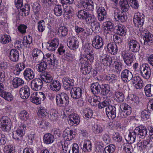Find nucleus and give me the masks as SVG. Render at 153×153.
<instances>
[{
  "label": "nucleus",
  "mask_w": 153,
  "mask_h": 153,
  "mask_svg": "<svg viewBox=\"0 0 153 153\" xmlns=\"http://www.w3.org/2000/svg\"><path fill=\"white\" fill-rule=\"evenodd\" d=\"M26 126L24 125L19 127L16 131H14L12 134L13 138L17 142L19 143L22 140V137L25 133Z\"/></svg>",
  "instance_id": "obj_1"
},
{
  "label": "nucleus",
  "mask_w": 153,
  "mask_h": 153,
  "mask_svg": "<svg viewBox=\"0 0 153 153\" xmlns=\"http://www.w3.org/2000/svg\"><path fill=\"white\" fill-rule=\"evenodd\" d=\"M11 127L10 119L7 116H3L0 119V127L4 131H8Z\"/></svg>",
  "instance_id": "obj_2"
},
{
  "label": "nucleus",
  "mask_w": 153,
  "mask_h": 153,
  "mask_svg": "<svg viewBox=\"0 0 153 153\" xmlns=\"http://www.w3.org/2000/svg\"><path fill=\"white\" fill-rule=\"evenodd\" d=\"M121 56L123 58L124 63L127 65H131L134 61V56L133 53L127 50H125L121 52Z\"/></svg>",
  "instance_id": "obj_3"
},
{
  "label": "nucleus",
  "mask_w": 153,
  "mask_h": 153,
  "mask_svg": "<svg viewBox=\"0 0 153 153\" xmlns=\"http://www.w3.org/2000/svg\"><path fill=\"white\" fill-rule=\"evenodd\" d=\"M32 55L33 58L31 57V62L32 64L40 62L44 56L43 53L40 50L36 48L32 51Z\"/></svg>",
  "instance_id": "obj_4"
},
{
  "label": "nucleus",
  "mask_w": 153,
  "mask_h": 153,
  "mask_svg": "<svg viewBox=\"0 0 153 153\" xmlns=\"http://www.w3.org/2000/svg\"><path fill=\"white\" fill-rule=\"evenodd\" d=\"M140 70L142 76L146 79H149L151 75V70L147 64H144L140 66Z\"/></svg>",
  "instance_id": "obj_5"
},
{
  "label": "nucleus",
  "mask_w": 153,
  "mask_h": 153,
  "mask_svg": "<svg viewBox=\"0 0 153 153\" xmlns=\"http://www.w3.org/2000/svg\"><path fill=\"white\" fill-rule=\"evenodd\" d=\"M141 34L143 37L145 45H150L153 42V35L146 30L140 29Z\"/></svg>",
  "instance_id": "obj_6"
},
{
  "label": "nucleus",
  "mask_w": 153,
  "mask_h": 153,
  "mask_svg": "<svg viewBox=\"0 0 153 153\" xmlns=\"http://www.w3.org/2000/svg\"><path fill=\"white\" fill-rule=\"evenodd\" d=\"M67 42L68 46L71 50H75L79 47V41L74 36L68 38Z\"/></svg>",
  "instance_id": "obj_7"
},
{
  "label": "nucleus",
  "mask_w": 153,
  "mask_h": 153,
  "mask_svg": "<svg viewBox=\"0 0 153 153\" xmlns=\"http://www.w3.org/2000/svg\"><path fill=\"white\" fill-rule=\"evenodd\" d=\"M144 15L142 13H136L133 18V22L135 25L137 27H141L143 24Z\"/></svg>",
  "instance_id": "obj_8"
},
{
  "label": "nucleus",
  "mask_w": 153,
  "mask_h": 153,
  "mask_svg": "<svg viewBox=\"0 0 153 153\" xmlns=\"http://www.w3.org/2000/svg\"><path fill=\"white\" fill-rule=\"evenodd\" d=\"M104 42L102 37L99 35H96L93 38L92 45L93 47L97 49L103 47Z\"/></svg>",
  "instance_id": "obj_9"
},
{
  "label": "nucleus",
  "mask_w": 153,
  "mask_h": 153,
  "mask_svg": "<svg viewBox=\"0 0 153 153\" xmlns=\"http://www.w3.org/2000/svg\"><path fill=\"white\" fill-rule=\"evenodd\" d=\"M56 100L57 105L64 104L67 105L69 104V98L64 93H61L60 94L56 96Z\"/></svg>",
  "instance_id": "obj_10"
},
{
  "label": "nucleus",
  "mask_w": 153,
  "mask_h": 153,
  "mask_svg": "<svg viewBox=\"0 0 153 153\" xmlns=\"http://www.w3.org/2000/svg\"><path fill=\"white\" fill-rule=\"evenodd\" d=\"M128 45L129 50L133 52H137L140 49L139 43L136 40L129 39L128 40Z\"/></svg>",
  "instance_id": "obj_11"
},
{
  "label": "nucleus",
  "mask_w": 153,
  "mask_h": 153,
  "mask_svg": "<svg viewBox=\"0 0 153 153\" xmlns=\"http://www.w3.org/2000/svg\"><path fill=\"white\" fill-rule=\"evenodd\" d=\"M74 80L68 76L64 77L62 79L63 86L65 89L70 90L74 86Z\"/></svg>",
  "instance_id": "obj_12"
},
{
  "label": "nucleus",
  "mask_w": 153,
  "mask_h": 153,
  "mask_svg": "<svg viewBox=\"0 0 153 153\" xmlns=\"http://www.w3.org/2000/svg\"><path fill=\"white\" fill-rule=\"evenodd\" d=\"M69 124L72 126H76L80 122V118L76 114H72L69 116Z\"/></svg>",
  "instance_id": "obj_13"
},
{
  "label": "nucleus",
  "mask_w": 153,
  "mask_h": 153,
  "mask_svg": "<svg viewBox=\"0 0 153 153\" xmlns=\"http://www.w3.org/2000/svg\"><path fill=\"white\" fill-rule=\"evenodd\" d=\"M123 11L119 10H117L114 12V18L117 21L118 20L121 22H125L127 16L126 15V13Z\"/></svg>",
  "instance_id": "obj_14"
},
{
  "label": "nucleus",
  "mask_w": 153,
  "mask_h": 153,
  "mask_svg": "<svg viewBox=\"0 0 153 153\" xmlns=\"http://www.w3.org/2000/svg\"><path fill=\"white\" fill-rule=\"evenodd\" d=\"M106 115L109 119H113L116 117V109L115 106H108L106 108Z\"/></svg>",
  "instance_id": "obj_15"
},
{
  "label": "nucleus",
  "mask_w": 153,
  "mask_h": 153,
  "mask_svg": "<svg viewBox=\"0 0 153 153\" xmlns=\"http://www.w3.org/2000/svg\"><path fill=\"white\" fill-rule=\"evenodd\" d=\"M59 45V40L57 38H55L51 41H48L47 43L46 47L49 51H53L55 50Z\"/></svg>",
  "instance_id": "obj_16"
},
{
  "label": "nucleus",
  "mask_w": 153,
  "mask_h": 153,
  "mask_svg": "<svg viewBox=\"0 0 153 153\" xmlns=\"http://www.w3.org/2000/svg\"><path fill=\"white\" fill-rule=\"evenodd\" d=\"M71 90V97L73 98L77 99L81 97L82 92V90L80 88L73 87Z\"/></svg>",
  "instance_id": "obj_17"
},
{
  "label": "nucleus",
  "mask_w": 153,
  "mask_h": 153,
  "mask_svg": "<svg viewBox=\"0 0 153 153\" xmlns=\"http://www.w3.org/2000/svg\"><path fill=\"white\" fill-rule=\"evenodd\" d=\"M42 85L43 82L42 80L40 79H35L31 81L30 87L33 90L38 91L41 89Z\"/></svg>",
  "instance_id": "obj_18"
},
{
  "label": "nucleus",
  "mask_w": 153,
  "mask_h": 153,
  "mask_svg": "<svg viewBox=\"0 0 153 153\" xmlns=\"http://www.w3.org/2000/svg\"><path fill=\"white\" fill-rule=\"evenodd\" d=\"M121 78L124 82H127L130 81L132 78V73L127 69L123 70L121 74Z\"/></svg>",
  "instance_id": "obj_19"
},
{
  "label": "nucleus",
  "mask_w": 153,
  "mask_h": 153,
  "mask_svg": "<svg viewBox=\"0 0 153 153\" xmlns=\"http://www.w3.org/2000/svg\"><path fill=\"white\" fill-rule=\"evenodd\" d=\"M120 108L121 111V117L122 118L126 117L131 113V108L130 106H120Z\"/></svg>",
  "instance_id": "obj_20"
},
{
  "label": "nucleus",
  "mask_w": 153,
  "mask_h": 153,
  "mask_svg": "<svg viewBox=\"0 0 153 153\" xmlns=\"http://www.w3.org/2000/svg\"><path fill=\"white\" fill-rule=\"evenodd\" d=\"M98 18L100 21H102L106 18V12L104 8L100 7L97 9Z\"/></svg>",
  "instance_id": "obj_21"
},
{
  "label": "nucleus",
  "mask_w": 153,
  "mask_h": 153,
  "mask_svg": "<svg viewBox=\"0 0 153 153\" xmlns=\"http://www.w3.org/2000/svg\"><path fill=\"white\" fill-rule=\"evenodd\" d=\"M19 53L18 50L16 49H12L10 51L9 57L12 61L16 62L19 59Z\"/></svg>",
  "instance_id": "obj_22"
},
{
  "label": "nucleus",
  "mask_w": 153,
  "mask_h": 153,
  "mask_svg": "<svg viewBox=\"0 0 153 153\" xmlns=\"http://www.w3.org/2000/svg\"><path fill=\"white\" fill-rule=\"evenodd\" d=\"M101 89V94L107 97H110L112 95V91L111 90L109 86L108 85H102Z\"/></svg>",
  "instance_id": "obj_23"
},
{
  "label": "nucleus",
  "mask_w": 153,
  "mask_h": 153,
  "mask_svg": "<svg viewBox=\"0 0 153 153\" xmlns=\"http://www.w3.org/2000/svg\"><path fill=\"white\" fill-rule=\"evenodd\" d=\"M136 128L138 134L137 137L142 138H144L147 133V129L146 127L143 126H140Z\"/></svg>",
  "instance_id": "obj_24"
},
{
  "label": "nucleus",
  "mask_w": 153,
  "mask_h": 153,
  "mask_svg": "<svg viewBox=\"0 0 153 153\" xmlns=\"http://www.w3.org/2000/svg\"><path fill=\"white\" fill-rule=\"evenodd\" d=\"M40 78L42 80L47 82H51L53 79L52 77L47 72H42L40 74Z\"/></svg>",
  "instance_id": "obj_25"
},
{
  "label": "nucleus",
  "mask_w": 153,
  "mask_h": 153,
  "mask_svg": "<svg viewBox=\"0 0 153 153\" xmlns=\"http://www.w3.org/2000/svg\"><path fill=\"white\" fill-rule=\"evenodd\" d=\"M81 3L83 7L87 10L92 11L94 9V5L93 2L91 0H87L85 1H82Z\"/></svg>",
  "instance_id": "obj_26"
},
{
  "label": "nucleus",
  "mask_w": 153,
  "mask_h": 153,
  "mask_svg": "<svg viewBox=\"0 0 153 153\" xmlns=\"http://www.w3.org/2000/svg\"><path fill=\"white\" fill-rule=\"evenodd\" d=\"M56 61V59L54 54L47 53L46 55L45 62H46V63L47 62L50 66L51 65L54 66Z\"/></svg>",
  "instance_id": "obj_27"
},
{
  "label": "nucleus",
  "mask_w": 153,
  "mask_h": 153,
  "mask_svg": "<svg viewBox=\"0 0 153 153\" xmlns=\"http://www.w3.org/2000/svg\"><path fill=\"white\" fill-rule=\"evenodd\" d=\"M107 48L109 52L113 55L116 54L118 50L117 45L113 43L108 44L107 45Z\"/></svg>",
  "instance_id": "obj_28"
},
{
  "label": "nucleus",
  "mask_w": 153,
  "mask_h": 153,
  "mask_svg": "<svg viewBox=\"0 0 153 153\" xmlns=\"http://www.w3.org/2000/svg\"><path fill=\"white\" fill-rule=\"evenodd\" d=\"M116 30V33L117 34L121 36H124L126 35V30L125 27L122 25H117L115 27Z\"/></svg>",
  "instance_id": "obj_29"
},
{
  "label": "nucleus",
  "mask_w": 153,
  "mask_h": 153,
  "mask_svg": "<svg viewBox=\"0 0 153 153\" xmlns=\"http://www.w3.org/2000/svg\"><path fill=\"white\" fill-rule=\"evenodd\" d=\"M29 87L25 85L24 88H21L20 90V95L21 97L24 99H27L29 97L28 92Z\"/></svg>",
  "instance_id": "obj_30"
},
{
  "label": "nucleus",
  "mask_w": 153,
  "mask_h": 153,
  "mask_svg": "<svg viewBox=\"0 0 153 153\" xmlns=\"http://www.w3.org/2000/svg\"><path fill=\"white\" fill-rule=\"evenodd\" d=\"M128 101L130 104L134 105H137L139 103V98L132 94L128 95Z\"/></svg>",
  "instance_id": "obj_31"
},
{
  "label": "nucleus",
  "mask_w": 153,
  "mask_h": 153,
  "mask_svg": "<svg viewBox=\"0 0 153 153\" xmlns=\"http://www.w3.org/2000/svg\"><path fill=\"white\" fill-rule=\"evenodd\" d=\"M100 62L104 66H110L112 63V59L111 57L105 56H101L100 59Z\"/></svg>",
  "instance_id": "obj_32"
},
{
  "label": "nucleus",
  "mask_w": 153,
  "mask_h": 153,
  "mask_svg": "<svg viewBox=\"0 0 153 153\" xmlns=\"http://www.w3.org/2000/svg\"><path fill=\"white\" fill-rule=\"evenodd\" d=\"M43 141L46 144L53 143L54 140V136L50 133H47L45 134L43 137Z\"/></svg>",
  "instance_id": "obj_33"
},
{
  "label": "nucleus",
  "mask_w": 153,
  "mask_h": 153,
  "mask_svg": "<svg viewBox=\"0 0 153 153\" xmlns=\"http://www.w3.org/2000/svg\"><path fill=\"white\" fill-rule=\"evenodd\" d=\"M145 93L147 97L153 96V85L151 84L147 85L144 88Z\"/></svg>",
  "instance_id": "obj_34"
},
{
  "label": "nucleus",
  "mask_w": 153,
  "mask_h": 153,
  "mask_svg": "<svg viewBox=\"0 0 153 153\" xmlns=\"http://www.w3.org/2000/svg\"><path fill=\"white\" fill-rule=\"evenodd\" d=\"M119 4L122 11L125 12L128 11L129 8V5L127 0H120Z\"/></svg>",
  "instance_id": "obj_35"
},
{
  "label": "nucleus",
  "mask_w": 153,
  "mask_h": 153,
  "mask_svg": "<svg viewBox=\"0 0 153 153\" xmlns=\"http://www.w3.org/2000/svg\"><path fill=\"white\" fill-rule=\"evenodd\" d=\"M51 89L52 91H59L61 89V84L58 80H53V82L50 85Z\"/></svg>",
  "instance_id": "obj_36"
},
{
  "label": "nucleus",
  "mask_w": 153,
  "mask_h": 153,
  "mask_svg": "<svg viewBox=\"0 0 153 153\" xmlns=\"http://www.w3.org/2000/svg\"><path fill=\"white\" fill-rule=\"evenodd\" d=\"M63 137H66V141H69L75 137V134H73V132L72 130H70L68 131H65L63 132Z\"/></svg>",
  "instance_id": "obj_37"
},
{
  "label": "nucleus",
  "mask_w": 153,
  "mask_h": 153,
  "mask_svg": "<svg viewBox=\"0 0 153 153\" xmlns=\"http://www.w3.org/2000/svg\"><path fill=\"white\" fill-rule=\"evenodd\" d=\"M105 129L104 127H102L101 125L95 124L92 126V130L95 134H99L102 133Z\"/></svg>",
  "instance_id": "obj_38"
},
{
  "label": "nucleus",
  "mask_w": 153,
  "mask_h": 153,
  "mask_svg": "<svg viewBox=\"0 0 153 153\" xmlns=\"http://www.w3.org/2000/svg\"><path fill=\"white\" fill-rule=\"evenodd\" d=\"M83 150L84 151L90 152L92 150V144L89 140H84L83 146Z\"/></svg>",
  "instance_id": "obj_39"
},
{
  "label": "nucleus",
  "mask_w": 153,
  "mask_h": 153,
  "mask_svg": "<svg viewBox=\"0 0 153 153\" xmlns=\"http://www.w3.org/2000/svg\"><path fill=\"white\" fill-rule=\"evenodd\" d=\"M101 86L98 83H96L92 84L91 86V91L94 94H97L100 92Z\"/></svg>",
  "instance_id": "obj_40"
},
{
  "label": "nucleus",
  "mask_w": 153,
  "mask_h": 153,
  "mask_svg": "<svg viewBox=\"0 0 153 153\" xmlns=\"http://www.w3.org/2000/svg\"><path fill=\"white\" fill-rule=\"evenodd\" d=\"M58 113L54 109H51L49 111V117L51 120L53 121L57 120L58 118Z\"/></svg>",
  "instance_id": "obj_41"
},
{
  "label": "nucleus",
  "mask_w": 153,
  "mask_h": 153,
  "mask_svg": "<svg viewBox=\"0 0 153 153\" xmlns=\"http://www.w3.org/2000/svg\"><path fill=\"white\" fill-rule=\"evenodd\" d=\"M114 97L115 100L119 102H123L124 99V96L123 94L119 91L115 92Z\"/></svg>",
  "instance_id": "obj_42"
},
{
  "label": "nucleus",
  "mask_w": 153,
  "mask_h": 153,
  "mask_svg": "<svg viewBox=\"0 0 153 153\" xmlns=\"http://www.w3.org/2000/svg\"><path fill=\"white\" fill-rule=\"evenodd\" d=\"M37 94L36 92L33 93L30 97V100L32 103L36 105L40 104L41 103V100H39V98L37 97Z\"/></svg>",
  "instance_id": "obj_43"
},
{
  "label": "nucleus",
  "mask_w": 153,
  "mask_h": 153,
  "mask_svg": "<svg viewBox=\"0 0 153 153\" xmlns=\"http://www.w3.org/2000/svg\"><path fill=\"white\" fill-rule=\"evenodd\" d=\"M24 81L20 78L16 77L13 79L12 84L13 86L17 88L24 84Z\"/></svg>",
  "instance_id": "obj_44"
},
{
  "label": "nucleus",
  "mask_w": 153,
  "mask_h": 153,
  "mask_svg": "<svg viewBox=\"0 0 153 153\" xmlns=\"http://www.w3.org/2000/svg\"><path fill=\"white\" fill-rule=\"evenodd\" d=\"M135 146L129 143H125L123 144V149L126 153H131L133 151V148Z\"/></svg>",
  "instance_id": "obj_45"
},
{
  "label": "nucleus",
  "mask_w": 153,
  "mask_h": 153,
  "mask_svg": "<svg viewBox=\"0 0 153 153\" xmlns=\"http://www.w3.org/2000/svg\"><path fill=\"white\" fill-rule=\"evenodd\" d=\"M25 65L23 63H20L16 65L15 69L13 71L14 74L18 75L21 71L25 68Z\"/></svg>",
  "instance_id": "obj_46"
},
{
  "label": "nucleus",
  "mask_w": 153,
  "mask_h": 153,
  "mask_svg": "<svg viewBox=\"0 0 153 153\" xmlns=\"http://www.w3.org/2000/svg\"><path fill=\"white\" fill-rule=\"evenodd\" d=\"M0 96L6 100L10 101L13 99V96L12 94L8 92H3L0 94Z\"/></svg>",
  "instance_id": "obj_47"
},
{
  "label": "nucleus",
  "mask_w": 153,
  "mask_h": 153,
  "mask_svg": "<svg viewBox=\"0 0 153 153\" xmlns=\"http://www.w3.org/2000/svg\"><path fill=\"white\" fill-rule=\"evenodd\" d=\"M58 33L61 34L62 36L64 37L67 35L68 29L67 27L64 26H61L59 28Z\"/></svg>",
  "instance_id": "obj_48"
},
{
  "label": "nucleus",
  "mask_w": 153,
  "mask_h": 153,
  "mask_svg": "<svg viewBox=\"0 0 153 153\" xmlns=\"http://www.w3.org/2000/svg\"><path fill=\"white\" fill-rule=\"evenodd\" d=\"M115 149V146L113 144H111L105 148L103 153H113Z\"/></svg>",
  "instance_id": "obj_49"
},
{
  "label": "nucleus",
  "mask_w": 153,
  "mask_h": 153,
  "mask_svg": "<svg viewBox=\"0 0 153 153\" xmlns=\"http://www.w3.org/2000/svg\"><path fill=\"white\" fill-rule=\"evenodd\" d=\"M83 49L84 51L85 54H91L92 53H93V48L89 44H85L83 47Z\"/></svg>",
  "instance_id": "obj_50"
},
{
  "label": "nucleus",
  "mask_w": 153,
  "mask_h": 153,
  "mask_svg": "<svg viewBox=\"0 0 153 153\" xmlns=\"http://www.w3.org/2000/svg\"><path fill=\"white\" fill-rule=\"evenodd\" d=\"M27 114L26 111L23 110L19 113V117L22 120L26 121L29 119V115Z\"/></svg>",
  "instance_id": "obj_51"
},
{
  "label": "nucleus",
  "mask_w": 153,
  "mask_h": 153,
  "mask_svg": "<svg viewBox=\"0 0 153 153\" xmlns=\"http://www.w3.org/2000/svg\"><path fill=\"white\" fill-rule=\"evenodd\" d=\"M117 79V76L113 74H109L106 75L105 77L106 80L109 83L114 82Z\"/></svg>",
  "instance_id": "obj_52"
},
{
  "label": "nucleus",
  "mask_w": 153,
  "mask_h": 153,
  "mask_svg": "<svg viewBox=\"0 0 153 153\" xmlns=\"http://www.w3.org/2000/svg\"><path fill=\"white\" fill-rule=\"evenodd\" d=\"M62 6L59 5H56L54 9V14L56 16H59L62 13Z\"/></svg>",
  "instance_id": "obj_53"
},
{
  "label": "nucleus",
  "mask_w": 153,
  "mask_h": 153,
  "mask_svg": "<svg viewBox=\"0 0 153 153\" xmlns=\"http://www.w3.org/2000/svg\"><path fill=\"white\" fill-rule=\"evenodd\" d=\"M85 15V18L84 20L87 23H91L92 22H94L96 20L94 16L89 14L88 12Z\"/></svg>",
  "instance_id": "obj_54"
},
{
  "label": "nucleus",
  "mask_w": 153,
  "mask_h": 153,
  "mask_svg": "<svg viewBox=\"0 0 153 153\" xmlns=\"http://www.w3.org/2000/svg\"><path fill=\"white\" fill-rule=\"evenodd\" d=\"M64 59L68 62H71L74 59L75 55L70 52H66L64 55Z\"/></svg>",
  "instance_id": "obj_55"
},
{
  "label": "nucleus",
  "mask_w": 153,
  "mask_h": 153,
  "mask_svg": "<svg viewBox=\"0 0 153 153\" xmlns=\"http://www.w3.org/2000/svg\"><path fill=\"white\" fill-rule=\"evenodd\" d=\"M37 70L39 72L45 71L47 68V64L45 62H41L39 64L37 65Z\"/></svg>",
  "instance_id": "obj_56"
},
{
  "label": "nucleus",
  "mask_w": 153,
  "mask_h": 153,
  "mask_svg": "<svg viewBox=\"0 0 153 153\" xmlns=\"http://www.w3.org/2000/svg\"><path fill=\"white\" fill-rule=\"evenodd\" d=\"M1 42L5 44L9 42L11 40V38L9 35H4L2 36L0 39Z\"/></svg>",
  "instance_id": "obj_57"
},
{
  "label": "nucleus",
  "mask_w": 153,
  "mask_h": 153,
  "mask_svg": "<svg viewBox=\"0 0 153 153\" xmlns=\"http://www.w3.org/2000/svg\"><path fill=\"white\" fill-rule=\"evenodd\" d=\"M83 112L85 117L88 118H91L93 115V111L90 108H85L83 110Z\"/></svg>",
  "instance_id": "obj_58"
},
{
  "label": "nucleus",
  "mask_w": 153,
  "mask_h": 153,
  "mask_svg": "<svg viewBox=\"0 0 153 153\" xmlns=\"http://www.w3.org/2000/svg\"><path fill=\"white\" fill-rule=\"evenodd\" d=\"M91 26L92 28L94 29L96 31H99L100 30V24L96 21L92 22L91 23Z\"/></svg>",
  "instance_id": "obj_59"
},
{
  "label": "nucleus",
  "mask_w": 153,
  "mask_h": 153,
  "mask_svg": "<svg viewBox=\"0 0 153 153\" xmlns=\"http://www.w3.org/2000/svg\"><path fill=\"white\" fill-rule=\"evenodd\" d=\"M69 153H79V147L77 143H74L71 149H70Z\"/></svg>",
  "instance_id": "obj_60"
},
{
  "label": "nucleus",
  "mask_w": 153,
  "mask_h": 153,
  "mask_svg": "<svg viewBox=\"0 0 153 153\" xmlns=\"http://www.w3.org/2000/svg\"><path fill=\"white\" fill-rule=\"evenodd\" d=\"M149 113L146 110H144L141 112V117L144 120L149 118L150 115Z\"/></svg>",
  "instance_id": "obj_61"
},
{
  "label": "nucleus",
  "mask_w": 153,
  "mask_h": 153,
  "mask_svg": "<svg viewBox=\"0 0 153 153\" xmlns=\"http://www.w3.org/2000/svg\"><path fill=\"white\" fill-rule=\"evenodd\" d=\"M37 114L39 115L45 116L47 114L46 109L42 106H40L38 108Z\"/></svg>",
  "instance_id": "obj_62"
},
{
  "label": "nucleus",
  "mask_w": 153,
  "mask_h": 153,
  "mask_svg": "<svg viewBox=\"0 0 153 153\" xmlns=\"http://www.w3.org/2000/svg\"><path fill=\"white\" fill-rule=\"evenodd\" d=\"M87 12L83 10H80L77 13V16L79 19L84 20L85 18V14Z\"/></svg>",
  "instance_id": "obj_63"
},
{
  "label": "nucleus",
  "mask_w": 153,
  "mask_h": 153,
  "mask_svg": "<svg viewBox=\"0 0 153 153\" xmlns=\"http://www.w3.org/2000/svg\"><path fill=\"white\" fill-rule=\"evenodd\" d=\"M79 61L82 65L81 66L86 67L88 64V62L86 60V58H85L84 55L80 56Z\"/></svg>",
  "instance_id": "obj_64"
}]
</instances>
